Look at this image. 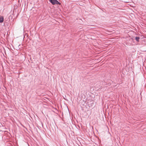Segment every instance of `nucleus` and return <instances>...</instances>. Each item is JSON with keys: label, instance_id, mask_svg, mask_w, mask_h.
<instances>
[{"label": "nucleus", "instance_id": "1", "mask_svg": "<svg viewBox=\"0 0 146 146\" xmlns=\"http://www.w3.org/2000/svg\"><path fill=\"white\" fill-rule=\"evenodd\" d=\"M4 20V18L3 17L0 16V23H2Z\"/></svg>", "mask_w": 146, "mask_h": 146}, {"label": "nucleus", "instance_id": "2", "mask_svg": "<svg viewBox=\"0 0 146 146\" xmlns=\"http://www.w3.org/2000/svg\"><path fill=\"white\" fill-rule=\"evenodd\" d=\"M53 4H55V0H49Z\"/></svg>", "mask_w": 146, "mask_h": 146}, {"label": "nucleus", "instance_id": "3", "mask_svg": "<svg viewBox=\"0 0 146 146\" xmlns=\"http://www.w3.org/2000/svg\"><path fill=\"white\" fill-rule=\"evenodd\" d=\"M55 4L60 5V3L56 0H55Z\"/></svg>", "mask_w": 146, "mask_h": 146}, {"label": "nucleus", "instance_id": "4", "mask_svg": "<svg viewBox=\"0 0 146 146\" xmlns=\"http://www.w3.org/2000/svg\"><path fill=\"white\" fill-rule=\"evenodd\" d=\"M139 37H136V38H135V40L137 41H139Z\"/></svg>", "mask_w": 146, "mask_h": 146}]
</instances>
